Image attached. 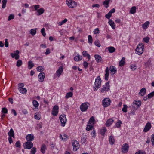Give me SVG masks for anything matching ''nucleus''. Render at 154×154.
Here are the masks:
<instances>
[{"label":"nucleus","mask_w":154,"mask_h":154,"mask_svg":"<svg viewBox=\"0 0 154 154\" xmlns=\"http://www.w3.org/2000/svg\"><path fill=\"white\" fill-rule=\"evenodd\" d=\"M101 80L100 76H98L96 79L95 82V86L94 87V90L95 91L100 88L101 86Z\"/></svg>","instance_id":"obj_1"},{"label":"nucleus","mask_w":154,"mask_h":154,"mask_svg":"<svg viewBox=\"0 0 154 154\" xmlns=\"http://www.w3.org/2000/svg\"><path fill=\"white\" fill-rule=\"evenodd\" d=\"M144 49V46L143 44L142 43H140L136 49V52L139 55L141 54L143 51Z\"/></svg>","instance_id":"obj_2"},{"label":"nucleus","mask_w":154,"mask_h":154,"mask_svg":"<svg viewBox=\"0 0 154 154\" xmlns=\"http://www.w3.org/2000/svg\"><path fill=\"white\" fill-rule=\"evenodd\" d=\"M24 85V83H19L18 86V89L19 91L23 94H26L27 92L26 89L23 88Z\"/></svg>","instance_id":"obj_3"},{"label":"nucleus","mask_w":154,"mask_h":154,"mask_svg":"<svg viewBox=\"0 0 154 154\" xmlns=\"http://www.w3.org/2000/svg\"><path fill=\"white\" fill-rule=\"evenodd\" d=\"M109 82L105 83L104 85L102 86V88H101L100 91L102 93H104L108 91L110 89V85H109Z\"/></svg>","instance_id":"obj_4"},{"label":"nucleus","mask_w":154,"mask_h":154,"mask_svg":"<svg viewBox=\"0 0 154 154\" xmlns=\"http://www.w3.org/2000/svg\"><path fill=\"white\" fill-rule=\"evenodd\" d=\"M66 3L69 8H74L76 7L77 3L72 0H66Z\"/></svg>","instance_id":"obj_5"},{"label":"nucleus","mask_w":154,"mask_h":154,"mask_svg":"<svg viewBox=\"0 0 154 154\" xmlns=\"http://www.w3.org/2000/svg\"><path fill=\"white\" fill-rule=\"evenodd\" d=\"M111 102V101L109 98H105L102 101V104L104 107L109 106Z\"/></svg>","instance_id":"obj_6"},{"label":"nucleus","mask_w":154,"mask_h":154,"mask_svg":"<svg viewBox=\"0 0 154 154\" xmlns=\"http://www.w3.org/2000/svg\"><path fill=\"white\" fill-rule=\"evenodd\" d=\"M59 119L60 120L61 125L64 127L67 121L66 116L65 114L61 115L59 117Z\"/></svg>","instance_id":"obj_7"},{"label":"nucleus","mask_w":154,"mask_h":154,"mask_svg":"<svg viewBox=\"0 0 154 154\" xmlns=\"http://www.w3.org/2000/svg\"><path fill=\"white\" fill-rule=\"evenodd\" d=\"M89 103L85 102L84 103L81 104L80 106V109L82 112L86 111L88 109Z\"/></svg>","instance_id":"obj_8"},{"label":"nucleus","mask_w":154,"mask_h":154,"mask_svg":"<svg viewBox=\"0 0 154 154\" xmlns=\"http://www.w3.org/2000/svg\"><path fill=\"white\" fill-rule=\"evenodd\" d=\"M25 149H30L32 147L33 143L31 141H27L24 144Z\"/></svg>","instance_id":"obj_9"},{"label":"nucleus","mask_w":154,"mask_h":154,"mask_svg":"<svg viewBox=\"0 0 154 154\" xmlns=\"http://www.w3.org/2000/svg\"><path fill=\"white\" fill-rule=\"evenodd\" d=\"M141 104V102L140 100L137 101L135 100L134 101L132 107L134 109H137L140 107Z\"/></svg>","instance_id":"obj_10"},{"label":"nucleus","mask_w":154,"mask_h":154,"mask_svg":"<svg viewBox=\"0 0 154 154\" xmlns=\"http://www.w3.org/2000/svg\"><path fill=\"white\" fill-rule=\"evenodd\" d=\"M73 150L76 151L79 147V144L78 141L75 140H72Z\"/></svg>","instance_id":"obj_11"},{"label":"nucleus","mask_w":154,"mask_h":154,"mask_svg":"<svg viewBox=\"0 0 154 154\" xmlns=\"http://www.w3.org/2000/svg\"><path fill=\"white\" fill-rule=\"evenodd\" d=\"M59 107L57 106H54L52 109V114L55 116H56L58 112Z\"/></svg>","instance_id":"obj_12"},{"label":"nucleus","mask_w":154,"mask_h":154,"mask_svg":"<svg viewBox=\"0 0 154 154\" xmlns=\"http://www.w3.org/2000/svg\"><path fill=\"white\" fill-rule=\"evenodd\" d=\"M19 53V51L18 50H17L16 51V53H11L10 54L12 58H15L16 60H18L19 57V55L18 54Z\"/></svg>","instance_id":"obj_13"},{"label":"nucleus","mask_w":154,"mask_h":154,"mask_svg":"<svg viewBox=\"0 0 154 154\" xmlns=\"http://www.w3.org/2000/svg\"><path fill=\"white\" fill-rule=\"evenodd\" d=\"M151 127V123L149 122H148L146 124L145 126L143 131L145 132H147L150 129Z\"/></svg>","instance_id":"obj_14"},{"label":"nucleus","mask_w":154,"mask_h":154,"mask_svg":"<svg viewBox=\"0 0 154 154\" xmlns=\"http://www.w3.org/2000/svg\"><path fill=\"white\" fill-rule=\"evenodd\" d=\"M128 145L127 143H125L122 147V152L124 153L127 152L128 150Z\"/></svg>","instance_id":"obj_15"},{"label":"nucleus","mask_w":154,"mask_h":154,"mask_svg":"<svg viewBox=\"0 0 154 154\" xmlns=\"http://www.w3.org/2000/svg\"><path fill=\"white\" fill-rule=\"evenodd\" d=\"M109 69L111 72V75L114 74L117 72L116 67L113 66H110Z\"/></svg>","instance_id":"obj_16"},{"label":"nucleus","mask_w":154,"mask_h":154,"mask_svg":"<svg viewBox=\"0 0 154 154\" xmlns=\"http://www.w3.org/2000/svg\"><path fill=\"white\" fill-rule=\"evenodd\" d=\"M63 70V68L62 66H60L56 72V75L58 77H60Z\"/></svg>","instance_id":"obj_17"},{"label":"nucleus","mask_w":154,"mask_h":154,"mask_svg":"<svg viewBox=\"0 0 154 154\" xmlns=\"http://www.w3.org/2000/svg\"><path fill=\"white\" fill-rule=\"evenodd\" d=\"M34 138L33 135L31 134L27 135L26 137V139L27 141H31L33 140Z\"/></svg>","instance_id":"obj_18"},{"label":"nucleus","mask_w":154,"mask_h":154,"mask_svg":"<svg viewBox=\"0 0 154 154\" xmlns=\"http://www.w3.org/2000/svg\"><path fill=\"white\" fill-rule=\"evenodd\" d=\"M45 76V74L44 72L40 73L38 75V77L39 79V81L41 82L43 81Z\"/></svg>","instance_id":"obj_19"},{"label":"nucleus","mask_w":154,"mask_h":154,"mask_svg":"<svg viewBox=\"0 0 154 154\" xmlns=\"http://www.w3.org/2000/svg\"><path fill=\"white\" fill-rule=\"evenodd\" d=\"M146 89L145 88H142L138 94L141 96H143L146 94Z\"/></svg>","instance_id":"obj_20"},{"label":"nucleus","mask_w":154,"mask_h":154,"mask_svg":"<svg viewBox=\"0 0 154 154\" xmlns=\"http://www.w3.org/2000/svg\"><path fill=\"white\" fill-rule=\"evenodd\" d=\"M105 79L107 81L108 80V77L109 75V69L108 67H106L105 70Z\"/></svg>","instance_id":"obj_21"},{"label":"nucleus","mask_w":154,"mask_h":154,"mask_svg":"<svg viewBox=\"0 0 154 154\" xmlns=\"http://www.w3.org/2000/svg\"><path fill=\"white\" fill-rule=\"evenodd\" d=\"M94 56L95 59L97 63H99L101 61L102 58L100 55L98 54H95Z\"/></svg>","instance_id":"obj_22"},{"label":"nucleus","mask_w":154,"mask_h":154,"mask_svg":"<svg viewBox=\"0 0 154 154\" xmlns=\"http://www.w3.org/2000/svg\"><path fill=\"white\" fill-rule=\"evenodd\" d=\"M93 124L88 122L86 128V130L89 131L92 129L93 127Z\"/></svg>","instance_id":"obj_23"},{"label":"nucleus","mask_w":154,"mask_h":154,"mask_svg":"<svg viewBox=\"0 0 154 154\" xmlns=\"http://www.w3.org/2000/svg\"><path fill=\"white\" fill-rule=\"evenodd\" d=\"M114 120L111 118L109 119L106 122V125L107 127L110 126L113 122Z\"/></svg>","instance_id":"obj_24"},{"label":"nucleus","mask_w":154,"mask_h":154,"mask_svg":"<svg viewBox=\"0 0 154 154\" xmlns=\"http://www.w3.org/2000/svg\"><path fill=\"white\" fill-rule=\"evenodd\" d=\"M32 103L33 105L34 106L35 108V110L36 111L37 110L36 109H38V106H39V103H38L36 100H34L32 102Z\"/></svg>","instance_id":"obj_25"},{"label":"nucleus","mask_w":154,"mask_h":154,"mask_svg":"<svg viewBox=\"0 0 154 154\" xmlns=\"http://www.w3.org/2000/svg\"><path fill=\"white\" fill-rule=\"evenodd\" d=\"M109 24L110 25L111 27L113 29H115L116 28V25L114 21L111 20H110L108 22Z\"/></svg>","instance_id":"obj_26"},{"label":"nucleus","mask_w":154,"mask_h":154,"mask_svg":"<svg viewBox=\"0 0 154 154\" xmlns=\"http://www.w3.org/2000/svg\"><path fill=\"white\" fill-rule=\"evenodd\" d=\"M44 11L45 10L43 8H40L37 11V12L38 13L37 15L38 16L41 15L44 13Z\"/></svg>","instance_id":"obj_27"},{"label":"nucleus","mask_w":154,"mask_h":154,"mask_svg":"<svg viewBox=\"0 0 154 154\" xmlns=\"http://www.w3.org/2000/svg\"><path fill=\"white\" fill-rule=\"evenodd\" d=\"M47 149L46 146L44 144H43L41 146V152L43 154H44L45 152V150Z\"/></svg>","instance_id":"obj_28"},{"label":"nucleus","mask_w":154,"mask_h":154,"mask_svg":"<svg viewBox=\"0 0 154 154\" xmlns=\"http://www.w3.org/2000/svg\"><path fill=\"white\" fill-rule=\"evenodd\" d=\"M82 56L79 55V54H77V55L75 57L74 59L75 61H78L81 60L82 59Z\"/></svg>","instance_id":"obj_29"},{"label":"nucleus","mask_w":154,"mask_h":154,"mask_svg":"<svg viewBox=\"0 0 154 154\" xmlns=\"http://www.w3.org/2000/svg\"><path fill=\"white\" fill-rule=\"evenodd\" d=\"M8 134L9 136V137H14V132L13 129L11 128L9 131L8 132Z\"/></svg>","instance_id":"obj_30"},{"label":"nucleus","mask_w":154,"mask_h":154,"mask_svg":"<svg viewBox=\"0 0 154 154\" xmlns=\"http://www.w3.org/2000/svg\"><path fill=\"white\" fill-rule=\"evenodd\" d=\"M122 122L120 120H118L117 122L116 123L115 127L120 128L121 126V125L122 124Z\"/></svg>","instance_id":"obj_31"},{"label":"nucleus","mask_w":154,"mask_h":154,"mask_svg":"<svg viewBox=\"0 0 154 154\" xmlns=\"http://www.w3.org/2000/svg\"><path fill=\"white\" fill-rule=\"evenodd\" d=\"M107 49L109 51V53H112L115 51V48L112 46H110L108 47Z\"/></svg>","instance_id":"obj_32"},{"label":"nucleus","mask_w":154,"mask_h":154,"mask_svg":"<svg viewBox=\"0 0 154 154\" xmlns=\"http://www.w3.org/2000/svg\"><path fill=\"white\" fill-rule=\"evenodd\" d=\"M125 58L124 57H123L121 60L119 62V66H123L125 64Z\"/></svg>","instance_id":"obj_33"},{"label":"nucleus","mask_w":154,"mask_h":154,"mask_svg":"<svg viewBox=\"0 0 154 154\" xmlns=\"http://www.w3.org/2000/svg\"><path fill=\"white\" fill-rule=\"evenodd\" d=\"M34 66V64L32 61H29L28 62V68L31 69Z\"/></svg>","instance_id":"obj_34"},{"label":"nucleus","mask_w":154,"mask_h":154,"mask_svg":"<svg viewBox=\"0 0 154 154\" xmlns=\"http://www.w3.org/2000/svg\"><path fill=\"white\" fill-rule=\"evenodd\" d=\"M86 136L85 135L83 134L81 140V143H82L83 144L85 143V142H86Z\"/></svg>","instance_id":"obj_35"},{"label":"nucleus","mask_w":154,"mask_h":154,"mask_svg":"<svg viewBox=\"0 0 154 154\" xmlns=\"http://www.w3.org/2000/svg\"><path fill=\"white\" fill-rule=\"evenodd\" d=\"M110 0H105L103 2V4L104 5L105 7L107 8L109 7V4Z\"/></svg>","instance_id":"obj_36"},{"label":"nucleus","mask_w":154,"mask_h":154,"mask_svg":"<svg viewBox=\"0 0 154 154\" xmlns=\"http://www.w3.org/2000/svg\"><path fill=\"white\" fill-rule=\"evenodd\" d=\"M37 29V28L32 29L30 31V33L33 36L35 35L36 33V30Z\"/></svg>","instance_id":"obj_37"},{"label":"nucleus","mask_w":154,"mask_h":154,"mask_svg":"<svg viewBox=\"0 0 154 154\" xmlns=\"http://www.w3.org/2000/svg\"><path fill=\"white\" fill-rule=\"evenodd\" d=\"M106 131V129L105 127H102L100 131V134L102 135H104Z\"/></svg>","instance_id":"obj_38"},{"label":"nucleus","mask_w":154,"mask_h":154,"mask_svg":"<svg viewBox=\"0 0 154 154\" xmlns=\"http://www.w3.org/2000/svg\"><path fill=\"white\" fill-rule=\"evenodd\" d=\"M137 68V66L136 64H131L130 65V69L132 71H134Z\"/></svg>","instance_id":"obj_39"},{"label":"nucleus","mask_w":154,"mask_h":154,"mask_svg":"<svg viewBox=\"0 0 154 154\" xmlns=\"http://www.w3.org/2000/svg\"><path fill=\"white\" fill-rule=\"evenodd\" d=\"M149 24V22L147 21L145 22L142 25V27L143 29H146L147 28Z\"/></svg>","instance_id":"obj_40"},{"label":"nucleus","mask_w":154,"mask_h":154,"mask_svg":"<svg viewBox=\"0 0 154 154\" xmlns=\"http://www.w3.org/2000/svg\"><path fill=\"white\" fill-rule=\"evenodd\" d=\"M109 143L110 144L112 145L114 144V139L113 137L112 136H110L109 137Z\"/></svg>","instance_id":"obj_41"},{"label":"nucleus","mask_w":154,"mask_h":154,"mask_svg":"<svg viewBox=\"0 0 154 154\" xmlns=\"http://www.w3.org/2000/svg\"><path fill=\"white\" fill-rule=\"evenodd\" d=\"M82 55L84 57H87L88 60L90 59L91 58L90 55L87 53V51H83Z\"/></svg>","instance_id":"obj_42"},{"label":"nucleus","mask_w":154,"mask_h":154,"mask_svg":"<svg viewBox=\"0 0 154 154\" xmlns=\"http://www.w3.org/2000/svg\"><path fill=\"white\" fill-rule=\"evenodd\" d=\"M136 9L135 6L132 7L130 10V13L132 14H134L136 12Z\"/></svg>","instance_id":"obj_43"},{"label":"nucleus","mask_w":154,"mask_h":154,"mask_svg":"<svg viewBox=\"0 0 154 154\" xmlns=\"http://www.w3.org/2000/svg\"><path fill=\"white\" fill-rule=\"evenodd\" d=\"M7 2V0H3L2 1V8L4 9L5 8Z\"/></svg>","instance_id":"obj_44"},{"label":"nucleus","mask_w":154,"mask_h":154,"mask_svg":"<svg viewBox=\"0 0 154 154\" xmlns=\"http://www.w3.org/2000/svg\"><path fill=\"white\" fill-rule=\"evenodd\" d=\"M34 118L35 119L37 120H39L40 119V114L38 113H35L34 115Z\"/></svg>","instance_id":"obj_45"},{"label":"nucleus","mask_w":154,"mask_h":154,"mask_svg":"<svg viewBox=\"0 0 154 154\" xmlns=\"http://www.w3.org/2000/svg\"><path fill=\"white\" fill-rule=\"evenodd\" d=\"M73 93L72 92H69L67 93L66 94V95L65 96V97L67 98H68L69 97H72L73 96Z\"/></svg>","instance_id":"obj_46"},{"label":"nucleus","mask_w":154,"mask_h":154,"mask_svg":"<svg viewBox=\"0 0 154 154\" xmlns=\"http://www.w3.org/2000/svg\"><path fill=\"white\" fill-rule=\"evenodd\" d=\"M36 69L38 71L40 72H42L44 70L43 67L41 66L37 67Z\"/></svg>","instance_id":"obj_47"},{"label":"nucleus","mask_w":154,"mask_h":154,"mask_svg":"<svg viewBox=\"0 0 154 154\" xmlns=\"http://www.w3.org/2000/svg\"><path fill=\"white\" fill-rule=\"evenodd\" d=\"M22 61L20 60H17V62L16 66L18 67H20L22 65Z\"/></svg>","instance_id":"obj_48"},{"label":"nucleus","mask_w":154,"mask_h":154,"mask_svg":"<svg viewBox=\"0 0 154 154\" xmlns=\"http://www.w3.org/2000/svg\"><path fill=\"white\" fill-rule=\"evenodd\" d=\"M36 152V149L35 147H32L30 151L31 154H35Z\"/></svg>","instance_id":"obj_49"},{"label":"nucleus","mask_w":154,"mask_h":154,"mask_svg":"<svg viewBox=\"0 0 154 154\" xmlns=\"http://www.w3.org/2000/svg\"><path fill=\"white\" fill-rule=\"evenodd\" d=\"M94 43L96 46L98 47H100L101 46L100 42L98 40H97L95 41L94 42Z\"/></svg>","instance_id":"obj_50"},{"label":"nucleus","mask_w":154,"mask_h":154,"mask_svg":"<svg viewBox=\"0 0 154 154\" xmlns=\"http://www.w3.org/2000/svg\"><path fill=\"white\" fill-rule=\"evenodd\" d=\"M67 21V20L65 18L64 19V20H63L61 22H60L59 23V26H61V25H62L63 24L65 23H66Z\"/></svg>","instance_id":"obj_51"},{"label":"nucleus","mask_w":154,"mask_h":154,"mask_svg":"<svg viewBox=\"0 0 154 154\" xmlns=\"http://www.w3.org/2000/svg\"><path fill=\"white\" fill-rule=\"evenodd\" d=\"M95 121V119L94 117L93 116H92L91 117L89 121L88 122H89L90 123H93V124H94V122Z\"/></svg>","instance_id":"obj_52"},{"label":"nucleus","mask_w":154,"mask_h":154,"mask_svg":"<svg viewBox=\"0 0 154 154\" xmlns=\"http://www.w3.org/2000/svg\"><path fill=\"white\" fill-rule=\"evenodd\" d=\"M88 41L89 43L91 44L92 43L93 40L92 36L91 35H89L88 37Z\"/></svg>","instance_id":"obj_53"},{"label":"nucleus","mask_w":154,"mask_h":154,"mask_svg":"<svg viewBox=\"0 0 154 154\" xmlns=\"http://www.w3.org/2000/svg\"><path fill=\"white\" fill-rule=\"evenodd\" d=\"M41 33L42 34V35L43 36L45 37L46 35V34L45 32V29L44 28H42L41 29Z\"/></svg>","instance_id":"obj_54"},{"label":"nucleus","mask_w":154,"mask_h":154,"mask_svg":"<svg viewBox=\"0 0 154 154\" xmlns=\"http://www.w3.org/2000/svg\"><path fill=\"white\" fill-rule=\"evenodd\" d=\"M154 95V91L153 92L149 93L148 95V98H151Z\"/></svg>","instance_id":"obj_55"},{"label":"nucleus","mask_w":154,"mask_h":154,"mask_svg":"<svg viewBox=\"0 0 154 154\" xmlns=\"http://www.w3.org/2000/svg\"><path fill=\"white\" fill-rule=\"evenodd\" d=\"M127 106L126 105H123V107L122 109V111L125 112H127Z\"/></svg>","instance_id":"obj_56"},{"label":"nucleus","mask_w":154,"mask_h":154,"mask_svg":"<svg viewBox=\"0 0 154 154\" xmlns=\"http://www.w3.org/2000/svg\"><path fill=\"white\" fill-rule=\"evenodd\" d=\"M2 112L3 113L6 114L8 112V110L6 108H3L2 109Z\"/></svg>","instance_id":"obj_57"},{"label":"nucleus","mask_w":154,"mask_h":154,"mask_svg":"<svg viewBox=\"0 0 154 154\" xmlns=\"http://www.w3.org/2000/svg\"><path fill=\"white\" fill-rule=\"evenodd\" d=\"M14 18V15L13 14H11L8 16V20L10 21Z\"/></svg>","instance_id":"obj_58"},{"label":"nucleus","mask_w":154,"mask_h":154,"mask_svg":"<svg viewBox=\"0 0 154 154\" xmlns=\"http://www.w3.org/2000/svg\"><path fill=\"white\" fill-rule=\"evenodd\" d=\"M149 38L148 37L143 38V40L146 43H148L149 42Z\"/></svg>","instance_id":"obj_59"},{"label":"nucleus","mask_w":154,"mask_h":154,"mask_svg":"<svg viewBox=\"0 0 154 154\" xmlns=\"http://www.w3.org/2000/svg\"><path fill=\"white\" fill-rule=\"evenodd\" d=\"M111 16L112 14L109 12L107 14L105 15V17L106 18L109 19L111 17Z\"/></svg>","instance_id":"obj_60"},{"label":"nucleus","mask_w":154,"mask_h":154,"mask_svg":"<svg viewBox=\"0 0 154 154\" xmlns=\"http://www.w3.org/2000/svg\"><path fill=\"white\" fill-rule=\"evenodd\" d=\"M15 146L17 147L20 148V143L19 141H17L15 143Z\"/></svg>","instance_id":"obj_61"},{"label":"nucleus","mask_w":154,"mask_h":154,"mask_svg":"<svg viewBox=\"0 0 154 154\" xmlns=\"http://www.w3.org/2000/svg\"><path fill=\"white\" fill-rule=\"evenodd\" d=\"M135 154H146V153L144 151H143L142 150H139L135 153Z\"/></svg>","instance_id":"obj_62"},{"label":"nucleus","mask_w":154,"mask_h":154,"mask_svg":"<svg viewBox=\"0 0 154 154\" xmlns=\"http://www.w3.org/2000/svg\"><path fill=\"white\" fill-rule=\"evenodd\" d=\"M94 34H97L99 33V30L98 28H97L94 31Z\"/></svg>","instance_id":"obj_63"},{"label":"nucleus","mask_w":154,"mask_h":154,"mask_svg":"<svg viewBox=\"0 0 154 154\" xmlns=\"http://www.w3.org/2000/svg\"><path fill=\"white\" fill-rule=\"evenodd\" d=\"M151 141L153 145H154V134L152 135L151 136Z\"/></svg>","instance_id":"obj_64"}]
</instances>
